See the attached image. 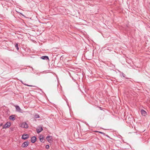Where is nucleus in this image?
<instances>
[{
  "instance_id": "obj_6",
  "label": "nucleus",
  "mask_w": 150,
  "mask_h": 150,
  "mask_svg": "<svg viewBox=\"0 0 150 150\" xmlns=\"http://www.w3.org/2000/svg\"><path fill=\"white\" fill-rule=\"evenodd\" d=\"M15 107L17 111L21 112V110L19 106L16 105L15 106Z\"/></svg>"
},
{
  "instance_id": "obj_3",
  "label": "nucleus",
  "mask_w": 150,
  "mask_h": 150,
  "mask_svg": "<svg viewBox=\"0 0 150 150\" xmlns=\"http://www.w3.org/2000/svg\"><path fill=\"white\" fill-rule=\"evenodd\" d=\"M48 142L50 143H51L52 142V137L51 136H48L46 138Z\"/></svg>"
},
{
  "instance_id": "obj_8",
  "label": "nucleus",
  "mask_w": 150,
  "mask_h": 150,
  "mask_svg": "<svg viewBox=\"0 0 150 150\" xmlns=\"http://www.w3.org/2000/svg\"><path fill=\"white\" fill-rule=\"evenodd\" d=\"M42 59H48L49 61V59L48 57L47 56H43L40 57Z\"/></svg>"
},
{
  "instance_id": "obj_1",
  "label": "nucleus",
  "mask_w": 150,
  "mask_h": 150,
  "mask_svg": "<svg viewBox=\"0 0 150 150\" xmlns=\"http://www.w3.org/2000/svg\"><path fill=\"white\" fill-rule=\"evenodd\" d=\"M20 126L22 127L25 128H27L28 127V126L27 123L25 122L22 123L21 124Z\"/></svg>"
},
{
  "instance_id": "obj_5",
  "label": "nucleus",
  "mask_w": 150,
  "mask_h": 150,
  "mask_svg": "<svg viewBox=\"0 0 150 150\" xmlns=\"http://www.w3.org/2000/svg\"><path fill=\"white\" fill-rule=\"evenodd\" d=\"M28 137V134H23L22 135V138L24 139H25Z\"/></svg>"
},
{
  "instance_id": "obj_7",
  "label": "nucleus",
  "mask_w": 150,
  "mask_h": 150,
  "mask_svg": "<svg viewBox=\"0 0 150 150\" xmlns=\"http://www.w3.org/2000/svg\"><path fill=\"white\" fill-rule=\"evenodd\" d=\"M36 141V137H33L31 139V142L34 143Z\"/></svg>"
},
{
  "instance_id": "obj_12",
  "label": "nucleus",
  "mask_w": 150,
  "mask_h": 150,
  "mask_svg": "<svg viewBox=\"0 0 150 150\" xmlns=\"http://www.w3.org/2000/svg\"><path fill=\"white\" fill-rule=\"evenodd\" d=\"M39 139L40 140V141L41 142H42L43 141V136H42L41 135H40L39 137Z\"/></svg>"
},
{
  "instance_id": "obj_16",
  "label": "nucleus",
  "mask_w": 150,
  "mask_h": 150,
  "mask_svg": "<svg viewBox=\"0 0 150 150\" xmlns=\"http://www.w3.org/2000/svg\"><path fill=\"white\" fill-rule=\"evenodd\" d=\"M45 147L47 149H48L49 148L50 146L49 145H47Z\"/></svg>"
},
{
  "instance_id": "obj_2",
  "label": "nucleus",
  "mask_w": 150,
  "mask_h": 150,
  "mask_svg": "<svg viewBox=\"0 0 150 150\" xmlns=\"http://www.w3.org/2000/svg\"><path fill=\"white\" fill-rule=\"evenodd\" d=\"M11 125V123L10 122H8L6 123L4 125L3 127V129H6L9 127Z\"/></svg>"
},
{
  "instance_id": "obj_10",
  "label": "nucleus",
  "mask_w": 150,
  "mask_h": 150,
  "mask_svg": "<svg viewBox=\"0 0 150 150\" xmlns=\"http://www.w3.org/2000/svg\"><path fill=\"white\" fill-rule=\"evenodd\" d=\"M141 114L143 116H145L146 115V112L144 110H141Z\"/></svg>"
},
{
  "instance_id": "obj_14",
  "label": "nucleus",
  "mask_w": 150,
  "mask_h": 150,
  "mask_svg": "<svg viewBox=\"0 0 150 150\" xmlns=\"http://www.w3.org/2000/svg\"><path fill=\"white\" fill-rule=\"evenodd\" d=\"M35 117L37 118L40 117V116L38 115H35Z\"/></svg>"
},
{
  "instance_id": "obj_9",
  "label": "nucleus",
  "mask_w": 150,
  "mask_h": 150,
  "mask_svg": "<svg viewBox=\"0 0 150 150\" xmlns=\"http://www.w3.org/2000/svg\"><path fill=\"white\" fill-rule=\"evenodd\" d=\"M43 130L42 127H40L37 129V132L38 133H39Z\"/></svg>"
},
{
  "instance_id": "obj_11",
  "label": "nucleus",
  "mask_w": 150,
  "mask_h": 150,
  "mask_svg": "<svg viewBox=\"0 0 150 150\" xmlns=\"http://www.w3.org/2000/svg\"><path fill=\"white\" fill-rule=\"evenodd\" d=\"M15 116L14 115H12L10 116L9 119L10 120H14L15 119Z\"/></svg>"
},
{
  "instance_id": "obj_13",
  "label": "nucleus",
  "mask_w": 150,
  "mask_h": 150,
  "mask_svg": "<svg viewBox=\"0 0 150 150\" xmlns=\"http://www.w3.org/2000/svg\"><path fill=\"white\" fill-rule=\"evenodd\" d=\"M15 47H16L17 50H19V47H18V43H16L15 45Z\"/></svg>"
},
{
  "instance_id": "obj_17",
  "label": "nucleus",
  "mask_w": 150,
  "mask_h": 150,
  "mask_svg": "<svg viewBox=\"0 0 150 150\" xmlns=\"http://www.w3.org/2000/svg\"><path fill=\"white\" fill-rule=\"evenodd\" d=\"M3 125V124H1V125H0V126H1Z\"/></svg>"
},
{
  "instance_id": "obj_15",
  "label": "nucleus",
  "mask_w": 150,
  "mask_h": 150,
  "mask_svg": "<svg viewBox=\"0 0 150 150\" xmlns=\"http://www.w3.org/2000/svg\"><path fill=\"white\" fill-rule=\"evenodd\" d=\"M95 132H98L100 134H103V135H105V133H103V132H98V131H96Z\"/></svg>"
},
{
  "instance_id": "obj_4",
  "label": "nucleus",
  "mask_w": 150,
  "mask_h": 150,
  "mask_svg": "<svg viewBox=\"0 0 150 150\" xmlns=\"http://www.w3.org/2000/svg\"><path fill=\"white\" fill-rule=\"evenodd\" d=\"M28 144L29 143L28 142H25L22 144V146L23 147H26L28 145Z\"/></svg>"
}]
</instances>
